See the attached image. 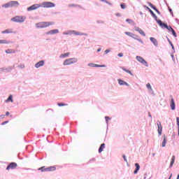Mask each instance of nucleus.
<instances>
[{
    "mask_svg": "<svg viewBox=\"0 0 179 179\" xmlns=\"http://www.w3.org/2000/svg\"><path fill=\"white\" fill-rule=\"evenodd\" d=\"M54 24H55L54 22H41L37 23L36 26L37 28H46Z\"/></svg>",
    "mask_w": 179,
    "mask_h": 179,
    "instance_id": "1",
    "label": "nucleus"
},
{
    "mask_svg": "<svg viewBox=\"0 0 179 179\" xmlns=\"http://www.w3.org/2000/svg\"><path fill=\"white\" fill-rule=\"evenodd\" d=\"M57 170V168L55 166H49L45 168V166H42L41 168H38V171H41V172H53Z\"/></svg>",
    "mask_w": 179,
    "mask_h": 179,
    "instance_id": "2",
    "label": "nucleus"
},
{
    "mask_svg": "<svg viewBox=\"0 0 179 179\" xmlns=\"http://www.w3.org/2000/svg\"><path fill=\"white\" fill-rule=\"evenodd\" d=\"M76 62H78V59L74 57V58H70V59H65L63 64L64 66H69V65H71L72 64H75Z\"/></svg>",
    "mask_w": 179,
    "mask_h": 179,
    "instance_id": "3",
    "label": "nucleus"
},
{
    "mask_svg": "<svg viewBox=\"0 0 179 179\" xmlns=\"http://www.w3.org/2000/svg\"><path fill=\"white\" fill-rule=\"evenodd\" d=\"M18 6H19V3L17 1H10L9 3L2 5V7L5 8H12V7H15Z\"/></svg>",
    "mask_w": 179,
    "mask_h": 179,
    "instance_id": "4",
    "label": "nucleus"
},
{
    "mask_svg": "<svg viewBox=\"0 0 179 179\" xmlns=\"http://www.w3.org/2000/svg\"><path fill=\"white\" fill-rule=\"evenodd\" d=\"M26 17H22V16H15L13 18H11V21L15 22H24L25 20Z\"/></svg>",
    "mask_w": 179,
    "mask_h": 179,
    "instance_id": "5",
    "label": "nucleus"
},
{
    "mask_svg": "<svg viewBox=\"0 0 179 179\" xmlns=\"http://www.w3.org/2000/svg\"><path fill=\"white\" fill-rule=\"evenodd\" d=\"M41 6L43 8H53L55 6V4L52 2H43Z\"/></svg>",
    "mask_w": 179,
    "mask_h": 179,
    "instance_id": "6",
    "label": "nucleus"
},
{
    "mask_svg": "<svg viewBox=\"0 0 179 179\" xmlns=\"http://www.w3.org/2000/svg\"><path fill=\"white\" fill-rule=\"evenodd\" d=\"M17 167V164L15 162H11L6 167L7 171H10V169H15Z\"/></svg>",
    "mask_w": 179,
    "mask_h": 179,
    "instance_id": "7",
    "label": "nucleus"
},
{
    "mask_svg": "<svg viewBox=\"0 0 179 179\" xmlns=\"http://www.w3.org/2000/svg\"><path fill=\"white\" fill-rule=\"evenodd\" d=\"M41 7H42V5H41V4H34L33 6L29 7L27 8V10H29V11L34 10L38 9V8H41Z\"/></svg>",
    "mask_w": 179,
    "mask_h": 179,
    "instance_id": "8",
    "label": "nucleus"
},
{
    "mask_svg": "<svg viewBox=\"0 0 179 179\" xmlns=\"http://www.w3.org/2000/svg\"><path fill=\"white\" fill-rule=\"evenodd\" d=\"M136 59H137L139 62H141V64H143V65H145V66H148V64L147 62H145V60L143 57H140V56H137V57H136Z\"/></svg>",
    "mask_w": 179,
    "mask_h": 179,
    "instance_id": "9",
    "label": "nucleus"
},
{
    "mask_svg": "<svg viewBox=\"0 0 179 179\" xmlns=\"http://www.w3.org/2000/svg\"><path fill=\"white\" fill-rule=\"evenodd\" d=\"M157 131L158 134L159 135V136H161L162 134V126L161 124V122L160 121H157Z\"/></svg>",
    "mask_w": 179,
    "mask_h": 179,
    "instance_id": "10",
    "label": "nucleus"
},
{
    "mask_svg": "<svg viewBox=\"0 0 179 179\" xmlns=\"http://www.w3.org/2000/svg\"><path fill=\"white\" fill-rule=\"evenodd\" d=\"M71 35L83 36L85 35V34L73 30V31H71Z\"/></svg>",
    "mask_w": 179,
    "mask_h": 179,
    "instance_id": "11",
    "label": "nucleus"
},
{
    "mask_svg": "<svg viewBox=\"0 0 179 179\" xmlns=\"http://www.w3.org/2000/svg\"><path fill=\"white\" fill-rule=\"evenodd\" d=\"M117 82H118L119 85H120V86H124V85L129 86V85L127 83H126L125 81H124L122 80L118 79Z\"/></svg>",
    "mask_w": 179,
    "mask_h": 179,
    "instance_id": "12",
    "label": "nucleus"
},
{
    "mask_svg": "<svg viewBox=\"0 0 179 179\" xmlns=\"http://www.w3.org/2000/svg\"><path fill=\"white\" fill-rule=\"evenodd\" d=\"M59 32V29H52V30H50V31L47 32V34L52 35V34H58Z\"/></svg>",
    "mask_w": 179,
    "mask_h": 179,
    "instance_id": "13",
    "label": "nucleus"
},
{
    "mask_svg": "<svg viewBox=\"0 0 179 179\" xmlns=\"http://www.w3.org/2000/svg\"><path fill=\"white\" fill-rule=\"evenodd\" d=\"M45 62L43 60L38 62L35 64L36 68H39L42 66H44Z\"/></svg>",
    "mask_w": 179,
    "mask_h": 179,
    "instance_id": "14",
    "label": "nucleus"
},
{
    "mask_svg": "<svg viewBox=\"0 0 179 179\" xmlns=\"http://www.w3.org/2000/svg\"><path fill=\"white\" fill-rule=\"evenodd\" d=\"M2 34H13L15 33L12 29H8L1 31Z\"/></svg>",
    "mask_w": 179,
    "mask_h": 179,
    "instance_id": "15",
    "label": "nucleus"
},
{
    "mask_svg": "<svg viewBox=\"0 0 179 179\" xmlns=\"http://www.w3.org/2000/svg\"><path fill=\"white\" fill-rule=\"evenodd\" d=\"M105 148H106V144L102 143L99 149V153L103 152V151L104 150Z\"/></svg>",
    "mask_w": 179,
    "mask_h": 179,
    "instance_id": "16",
    "label": "nucleus"
},
{
    "mask_svg": "<svg viewBox=\"0 0 179 179\" xmlns=\"http://www.w3.org/2000/svg\"><path fill=\"white\" fill-rule=\"evenodd\" d=\"M171 110H175L176 108V104H175L173 98H172L171 100Z\"/></svg>",
    "mask_w": 179,
    "mask_h": 179,
    "instance_id": "17",
    "label": "nucleus"
},
{
    "mask_svg": "<svg viewBox=\"0 0 179 179\" xmlns=\"http://www.w3.org/2000/svg\"><path fill=\"white\" fill-rule=\"evenodd\" d=\"M157 22L162 27H164L166 29L168 27V25L163 23L161 20H157Z\"/></svg>",
    "mask_w": 179,
    "mask_h": 179,
    "instance_id": "18",
    "label": "nucleus"
},
{
    "mask_svg": "<svg viewBox=\"0 0 179 179\" xmlns=\"http://www.w3.org/2000/svg\"><path fill=\"white\" fill-rule=\"evenodd\" d=\"M88 66H92V67H106V65H99L96 64H88Z\"/></svg>",
    "mask_w": 179,
    "mask_h": 179,
    "instance_id": "19",
    "label": "nucleus"
},
{
    "mask_svg": "<svg viewBox=\"0 0 179 179\" xmlns=\"http://www.w3.org/2000/svg\"><path fill=\"white\" fill-rule=\"evenodd\" d=\"M135 166H136V170L134 171V173L136 174L138 171L140 170V166L138 163H136Z\"/></svg>",
    "mask_w": 179,
    "mask_h": 179,
    "instance_id": "20",
    "label": "nucleus"
},
{
    "mask_svg": "<svg viewBox=\"0 0 179 179\" xmlns=\"http://www.w3.org/2000/svg\"><path fill=\"white\" fill-rule=\"evenodd\" d=\"M13 95H10L9 96H8V98L6 100V103H10V101L11 102V103H13Z\"/></svg>",
    "mask_w": 179,
    "mask_h": 179,
    "instance_id": "21",
    "label": "nucleus"
},
{
    "mask_svg": "<svg viewBox=\"0 0 179 179\" xmlns=\"http://www.w3.org/2000/svg\"><path fill=\"white\" fill-rule=\"evenodd\" d=\"M149 6L154 9L159 15H160V12L156 8V7L152 5L151 3H149Z\"/></svg>",
    "mask_w": 179,
    "mask_h": 179,
    "instance_id": "22",
    "label": "nucleus"
},
{
    "mask_svg": "<svg viewBox=\"0 0 179 179\" xmlns=\"http://www.w3.org/2000/svg\"><path fill=\"white\" fill-rule=\"evenodd\" d=\"M124 34H127V36H130V37H132V38H134V39H136V40L140 41L139 39L135 38L133 36H136V35L134 34H131V33L128 32V31H125Z\"/></svg>",
    "mask_w": 179,
    "mask_h": 179,
    "instance_id": "23",
    "label": "nucleus"
},
{
    "mask_svg": "<svg viewBox=\"0 0 179 179\" xmlns=\"http://www.w3.org/2000/svg\"><path fill=\"white\" fill-rule=\"evenodd\" d=\"M150 39L155 46H157L158 42L155 38L151 37Z\"/></svg>",
    "mask_w": 179,
    "mask_h": 179,
    "instance_id": "24",
    "label": "nucleus"
},
{
    "mask_svg": "<svg viewBox=\"0 0 179 179\" xmlns=\"http://www.w3.org/2000/svg\"><path fill=\"white\" fill-rule=\"evenodd\" d=\"M5 52L7 54L15 53V50L13 49H8V50H6Z\"/></svg>",
    "mask_w": 179,
    "mask_h": 179,
    "instance_id": "25",
    "label": "nucleus"
},
{
    "mask_svg": "<svg viewBox=\"0 0 179 179\" xmlns=\"http://www.w3.org/2000/svg\"><path fill=\"white\" fill-rule=\"evenodd\" d=\"M70 52H66V53H65V54H62L61 55H60V57L61 58H65V57H68L69 55H70Z\"/></svg>",
    "mask_w": 179,
    "mask_h": 179,
    "instance_id": "26",
    "label": "nucleus"
},
{
    "mask_svg": "<svg viewBox=\"0 0 179 179\" xmlns=\"http://www.w3.org/2000/svg\"><path fill=\"white\" fill-rule=\"evenodd\" d=\"M175 159H176V157L174 155L172 156V158H171V164H170V168L173 166V164H174V162H175Z\"/></svg>",
    "mask_w": 179,
    "mask_h": 179,
    "instance_id": "27",
    "label": "nucleus"
},
{
    "mask_svg": "<svg viewBox=\"0 0 179 179\" xmlns=\"http://www.w3.org/2000/svg\"><path fill=\"white\" fill-rule=\"evenodd\" d=\"M10 43L7 40H0V44H8Z\"/></svg>",
    "mask_w": 179,
    "mask_h": 179,
    "instance_id": "28",
    "label": "nucleus"
},
{
    "mask_svg": "<svg viewBox=\"0 0 179 179\" xmlns=\"http://www.w3.org/2000/svg\"><path fill=\"white\" fill-rule=\"evenodd\" d=\"M126 21L128 22L129 24H131L132 25H135L136 24V23L132 20L127 19V20H126Z\"/></svg>",
    "mask_w": 179,
    "mask_h": 179,
    "instance_id": "29",
    "label": "nucleus"
},
{
    "mask_svg": "<svg viewBox=\"0 0 179 179\" xmlns=\"http://www.w3.org/2000/svg\"><path fill=\"white\" fill-rule=\"evenodd\" d=\"M123 71H124V72H127V73H129V75H131V76H133V74L131 73V72L129 70H127L126 69L122 68Z\"/></svg>",
    "mask_w": 179,
    "mask_h": 179,
    "instance_id": "30",
    "label": "nucleus"
},
{
    "mask_svg": "<svg viewBox=\"0 0 179 179\" xmlns=\"http://www.w3.org/2000/svg\"><path fill=\"white\" fill-rule=\"evenodd\" d=\"M147 8L150 10V13L152 14V15L157 19V16L155 15V14L152 12V10H151L148 7H147Z\"/></svg>",
    "mask_w": 179,
    "mask_h": 179,
    "instance_id": "31",
    "label": "nucleus"
},
{
    "mask_svg": "<svg viewBox=\"0 0 179 179\" xmlns=\"http://www.w3.org/2000/svg\"><path fill=\"white\" fill-rule=\"evenodd\" d=\"M138 32H139L142 36H145V34L144 33V31H143L142 29L139 30Z\"/></svg>",
    "mask_w": 179,
    "mask_h": 179,
    "instance_id": "32",
    "label": "nucleus"
},
{
    "mask_svg": "<svg viewBox=\"0 0 179 179\" xmlns=\"http://www.w3.org/2000/svg\"><path fill=\"white\" fill-rule=\"evenodd\" d=\"M171 31L172 32L173 35L175 37L177 36V34H176V31H174L173 29Z\"/></svg>",
    "mask_w": 179,
    "mask_h": 179,
    "instance_id": "33",
    "label": "nucleus"
},
{
    "mask_svg": "<svg viewBox=\"0 0 179 179\" xmlns=\"http://www.w3.org/2000/svg\"><path fill=\"white\" fill-rule=\"evenodd\" d=\"M146 87H148V89H150V90H152V87H151V85H150V83H148V84L146 85Z\"/></svg>",
    "mask_w": 179,
    "mask_h": 179,
    "instance_id": "34",
    "label": "nucleus"
},
{
    "mask_svg": "<svg viewBox=\"0 0 179 179\" xmlns=\"http://www.w3.org/2000/svg\"><path fill=\"white\" fill-rule=\"evenodd\" d=\"M166 29L169 31H171L173 29L171 27V26H168L166 27Z\"/></svg>",
    "mask_w": 179,
    "mask_h": 179,
    "instance_id": "35",
    "label": "nucleus"
},
{
    "mask_svg": "<svg viewBox=\"0 0 179 179\" xmlns=\"http://www.w3.org/2000/svg\"><path fill=\"white\" fill-rule=\"evenodd\" d=\"M64 34H65V35H71V31H69L67 32H64Z\"/></svg>",
    "mask_w": 179,
    "mask_h": 179,
    "instance_id": "36",
    "label": "nucleus"
},
{
    "mask_svg": "<svg viewBox=\"0 0 179 179\" xmlns=\"http://www.w3.org/2000/svg\"><path fill=\"white\" fill-rule=\"evenodd\" d=\"M59 107H62L63 106H68L66 103H58Z\"/></svg>",
    "mask_w": 179,
    "mask_h": 179,
    "instance_id": "37",
    "label": "nucleus"
},
{
    "mask_svg": "<svg viewBox=\"0 0 179 179\" xmlns=\"http://www.w3.org/2000/svg\"><path fill=\"white\" fill-rule=\"evenodd\" d=\"M166 145V138H164L163 143H162V147L164 148Z\"/></svg>",
    "mask_w": 179,
    "mask_h": 179,
    "instance_id": "38",
    "label": "nucleus"
},
{
    "mask_svg": "<svg viewBox=\"0 0 179 179\" xmlns=\"http://www.w3.org/2000/svg\"><path fill=\"white\" fill-rule=\"evenodd\" d=\"M8 123H9V121H5V122L1 123V125L3 126V125H6V124H8Z\"/></svg>",
    "mask_w": 179,
    "mask_h": 179,
    "instance_id": "39",
    "label": "nucleus"
},
{
    "mask_svg": "<svg viewBox=\"0 0 179 179\" xmlns=\"http://www.w3.org/2000/svg\"><path fill=\"white\" fill-rule=\"evenodd\" d=\"M120 6L122 9H124L126 8L125 4L124 3H121Z\"/></svg>",
    "mask_w": 179,
    "mask_h": 179,
    "instance_id": "40",
    "label": "nucleus"
},
{
    "mask_svg": "<svg viewBox=\"0 0 179 179\" xmlns=\"http://www.w3.org/2000/svg\"><path fill=\"white\" fill-rule=\"evenodd\" d=\"M135 30H136V31H138V32H139V31L141 30V29H140L139 27H135Z\"/></svg>",
    "mask_w": 179,
    "mask_h": 179,
    "instance_id": "41",
    "label": "nucleus"
},
{
    "mask_svg": "<svg viewBox=\"0 0 179 179\" xmlns=\"http://www.w3.org/2000/svg\"><path fill=\"white\" fill-rule=\"evenodd\" d=\"M176 120H177V125H178V129H179V117H177Z\"/></svg>",
    "mask_w": 179,
    "mask_h": 179,
    "instance_id": "42",
    "label": "nucleus"
},
{
    "mask_svg": "<svg viewBox=\"0 0 179 179\" xmlns=\"http://www.w3.org/2000/svg\"><path fill=\"white\" fill-rule=\"evenodd\" d=\"M105 119H106V122H108V120H110V117H108V116H106L105 117Z\"/></svg>",
    "mask_w": 179,
    "mask_h": 179,
    "instance_id": "43",
    "label": "nucleus"
},
{
    "mask_svg": "<svg viewBox=\"0 0 179 179\" xmlns=\"http://www.w3.org/2000/svg\"><path fill=\"white\" fill-rule=\"evenodd\" d=\"M123 158H124V162H127V159H126V156L125 155H123Z\"/></svg>",
    "mask_w": 179,
    "mask_h": 179,
    "instance_id": "44",
    "label": "nucleus"
},
{
    "mask_svg": "<svg viewBox=\"0 0 179 179\" xmlns=\"http://www.w3.org/2000/svg\"><path fill=\"white\" fill-rule=\"evenodd\" d=\"M69 6H70V7H75V6H78L74 5V4H70Z\"/></svg>",
    "mask_w": 179,
    "mask_h": 179,
    "instance_id": "45",
    "label": "nucleus"
},
{
    "mask_svg": "<svg viewBox=\"0 0 179 179\" xmlns=\"http://www.w3.org/2000/svg\"><path fill=\"white\" fill-rule=\"evenodd\" d=\"M117 55H118L120 57H122L123 56V54H122V53H119Z\"/></svg>",
    "mask_w": 179,
    "mask_h": 179,
    "instance_id": "46",
    "label": "nucleus"
},
{
    "mask_svg": "<svg viewBox=\"0 0 179 179\" xmlns=\"http://www.w3.org/2000/svg\"><path fill=\"white\" fill-rule=\"evenodd\" d=\"M6 117H8V115H10V112H6Z\"/></svg>",
    "mask_w": 179,
    "mask_h": 179,
    "instance_id": "47",
    "label": "nucleus"
},
{
    "mask_svg": "<svg viewBox=\"0 0 179 179\" xmlns=\"http://www.w3.org/2000/svg\"><path fill=\"white\" fill-rule=\"evenodd\" d=\"M100 1H103V2H106L107 3H108V2L107 1V0H100Z\"/></svg>",
    "mask_w": 179,
    "mask_h": 179,
    "instance_id": "48",
    "label": "nucleus"
},
{
    "mask_svg": "<svg viewBox=\"0 0 179 179\" xmlns=\"http://www.w3.org/2000/svg\"><path fill=\"white\" fill-rule=\"evenodd\" d=\"M110 52V50H105V53H108Z\"/></svg>",
    "mask_w": 179,
    "mask_h": 179,
    "instance_id": "49",
    "label": "nucleus"
},
{
    "mask_svg": "<svg viewBox=\"0 0 179 179\" xmlns=\"http://www.w3.org/2000/svg\"><path fill=\"white\" fill-rule=\"evenodd\" d=\"M171 13H173L172 10L171 8L169 9Z\"/></svg>",
    "mask_w": 179,
    "mask_h": 179,
    "instance_id": "50",
    "label": "nucleus"
},
{
    "mask_svg": "<svg viewBox=\"0 0 179 179\" xmlns=\"http://www.w3.org/2000/svg\"><path fill=\"white\" fill-rule=\"evenodd\" d=\"M170 43H171V46H172V48L173 49L174 47H173V44H172L171 42H170Z\"/></svg>",
    "mask_w": 179,
    "mask_h": 179,
    "instance_id": "51",
    "label": "nucleus"
},
{
    "mask_svg": "<svg viewBox=\"0 0 179 179\" xmlns=\"http://www.w3.org/2000/svg\"><path fill=\"white\" fill-rule=\"evenodd\" d=\"M101 50V48H99V49L97 50L98 52H100Z\"/></svg>",
    "mask_w": 179,
    "mask_h": 179,
    "instance_id": "52",
    "label": "nucleus"
},
{
    "mask_svg": "<svg viewBox=\"0 0 179 179\" xmlns=\"http://www.w3.org/2000/svg\"><path fill=\"white\" fill-rule=\"evenodd\" d=\"M171 176H172V175H171V176L169 177V179H171Z\"/></svg>",
    "mask_w": 179,
    "mask_h": 179,
    "instance_id": "53",
    "label": "nucleus"
},
{
    "mask_svg": "<svg viewBox=\"0 0 179 179\" xmlns=\"http://www.w3.org/2000/svg\"><path fill=\"white\" fill-rule=\"evenodd\" d=\"M24 65H23L22 66V68H24Z\"/></svg>",
    "mask_w": 179,
    "mask_h": 179,
    "instance_id": "54",
    "label": "nucleus"
},
{
    "mask_svg": "<svg viewBox=\"0 0 179 179\" xmlns=\"http://www.w3.org/2000/svg\"><path fill=\"white\" fill-rule=\"evenodd\" d=\"M177 179H179V175L178 176V178Z\"/></svg>",
    "mask_w": 179,
    "mask_h": 179,
    "instance_id": "55",
    "label": "nucleus"
},
{
    "mask_svg": "<svg viewBox=\"0 0 179 179\" xmlns=\"http://www.w3.org/2000/svg\"><path fill=\"white\" fill-rule=\"evenodd\" d=\"M178 136H179V129H178Z\"/></svg>",
    "mask_w": 179,
    "mask_h": 179,
    "instance_id": "56",
    "label": "nucleus"
},
{
    "mask_svg": "<svg viewBox=\"0 0 179 179\" xmlns=\"http://www.w3.org/2000/svg\"><path fill=\"white\" fill-rule=\"evenodd\" d=\"M117 16H119V15H120V14H117Z\"/></svg>",
    "mask_w": 179,
    "mask_h": 179,
    "instance_id": "57",
    "label": "nucleus"
},
{
    "mask_svg": "<svg viewBox=\"0 0 179 179\" xmlns=\"http://www.w3.org/2000/svg\"><path fill=\"white\" fill-rule=\"evenodd\" d=\"M150 117H151V115H149Z\"/></svg>",
    "mask_w": 179,
    "mask_h": 179,
    "instance_id": "58",
    "label": "nucleus"
}]
</instances>
